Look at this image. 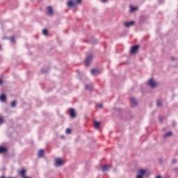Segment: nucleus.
<instances>
[{
  "mask_svg": "<svg viewBox=\"0 0 178 178\" xmlns=\"http://www.w3.org/2000/svg\"><path fill=\"white\" fill-rule=\"evenodd\" d=\"M81 2V0H70L67 3L68 8H74L76 5H79Z\"/></svg>",
  "mask_w": 178,
  "mask_h": 178,
  "instance_id": "1",
  "label": "nucleus"
},
{
  "mask_svg": "<svg viewBox=\"0 0 178 178\" xmlns=\"http://www.w3.org/2000/svg\"><path fill=\"white\" fill-rule=\"evenodd\" d=\"M92 62V55L88 56L86 59L85 60V65L86 66H89L90 63Z\"/></svg>",
  "mask_w": 178,
  "mask_h": 178,
  "instance_id": "2",
  "label": "nucleus"
},
{
  "mask_svg": "<svg viewBox=\"0 0 178 178\" xmlns=\"http://www.w3.org/2000/svg\"><path fill=\"white\" fill-rule=\"evenodd\" d=\"M148 84L150 87H152V88H155V87H156V82L155 81V80H154V79H149L148 81Z\"/></svg>",
  "mask_w": 178,
  "mask_h": 178,
  "instance_id": "3",
  "label": "nucleus"
},
{
  "mask_svg": "<svg viewBox=\"0 0 178 178\" xmlns=\"http://www.w3.org/2000/svg\"><path fill=\"white\" fill-rule=\"evenodd\" d=\"M63 165V161L60 159H55V166H62Z\"/></svg>",
  "mask_w": 178,
  "mask_h": 178,
  "instance_id": "4",
  "label": "nucleus"
},
{
  "mask_svg": "<svg viewBox=\"0 0 178 178\" xmlns=\"http://www.w3.org/2000/svg\"><path fill=\"white\" fill-rule=\"evenodd\" d=\"M139 47H140V46H138V45L133 46V47L131 48L130 53H131V54H136V52H137V51H138Z\"/></svg>",
  "mask_w": 178,
  "mask_h": 178,
  "instance_id": "5",
  "label": "nucleus"
},
{
  "mask_svg": "<svg viewBox=\"0 0 178 178\" xmlns=\"http://www.w3.org/2000/svg\"><path fill=\"white\" fill-rule=\"evenodd\" d=\"M47 12L49 16H52L54 15V10H52V7H47Z\"/></svg>",
  "mask_w": 178,
  "mask_h": 178,
  "instance_id": "6",
  "label": "nucleus"
},
{
  "mask_svg": "<svg viewBox=\"0 0 178 178\" xmlns=\"http://www.w3.org/2000/svg\"><path fill=\"white\" fill-rule=\"evenodd\" d=\"M70 117L72 118V119H74V118H76V112L74 111V109L70 108Z\"/></svg>",
  "mask_w": 178,
  "mask_h": 178,
  "instance_id": "7",
  "label": "nucleus"
},
{
  "mask_svg": "<svg viewBox=\"0 0 178 178\" xmlns=\"http://www.w3.org/2000/svg\"><path fill=\"white\" fill-rule=\"evenodd\" d=\"M90 72L92 76H97V74L99 73V70L97 69H92Z\"/></svg>",
  "mask_w": 178,
  "mask_h": 178,
  "instance_id": "8",
  "label": "nucleus"
},
{
  "mask_svg": "<svg viewBox=\"0 0 178 178\" xmlns=\"http://www.w3.org/2000/svg\"><path fill=\"white\" fill-rule=\"evenodd\" d=\"M131 102L132 104V106H137V100H136V98L131 97Z\"/></svg>",
  "mask_w": 178,
  "mask_h": 178,
  "instance_id": "9",
  "label": "nucleus"
},
{
  "mask_svg": "<svg viewBox=\"0 0 178 178\" xmlns=\"http://www.w3.org/2000/svg\"><path fill=\"white\" fill-rule=\"evenodd\" d=\"M125 27H130V26H134V21L130 22H124Z\"/></svg>",
  "mask_w": 178,
  "mask_h": 178,
  "instance_id": "10",
  "label": "nucleus"
},
{
  "mask_svg": "<svg viewBox=\"0 0 178 178\" xmlns=\"http://www.w3.org/2000/svg\"><path fill=\"white\" fill-rule=\"evenodd\" d=\"M93 125H94V127H95V129H99V126H101V123L99 122L95 121L93 122Z\"/></svg>",
  "mask_w": 178,
  "mask_h": 178,
  "instance_id": "11",
  "label": "nucleus"
},
{
  "mask_svg": "<svg viewBox=\"0 0 178 178\" xmlns=\"http://www.w3.org/2000/svg\"><path fill=\"white\" fill-rule=\"evenodd\" d=\"M109 166L108 165H104L102 166V172H106V170H109Z\"/></svg>",
  "mask_w": 178,
  "mask_h": 178,
  "instance_id": "12",
  "label": "nucleus"
},
{
  "mask_svg": "<svg viewBox=\"0 0 178 178\" xmlns=\"http://www.w3.org/2000/svg\"><path fill=\"white\" fill-rule=\"evenodd\" d=\"M0 101H1V102H5V101H6V95L5 94H2L0 96Z\"/></svg>",
  "mask_w": 178,
  "mask_h": 178,
  "instance_id": "13",
  "label": "nucleus"
},
{
  "mask_svg": "<svg viewBox=\"0 0 178 178\" xmlns=\"http://www.w3.org/2000/svg\"><path fill=\"white\" fill-rule=\"evenodd\" d=\"M138 172L139 176H144V175H145L146 171L145 170L142 169V170H138Z\"/></svg>",
  "mask_w": 178,
  "mask_h": 178,
  "instance_id": "14",
  "label": "nucleus"
},
{
  "mask_svg": "<svg viewBox=\"0 0 178 178\" xmlns=\"http://www.w3.org/2000/svg\"><path fill=\"white\" fill-rule=\"evenodd\" d=\"M19 175L20 176H22L23 177H26V170L25 169H22L20 172H19Z\"/></svg>",
  "mask_w": 178,
  "mask_h": 178,
  "instance_id": "15",
  "label": "nucleus"
},
{
  "mask_svg": "<svg viewBox=\"0 0 178 178\" xmlns=\"http://www.w3.org/2000/svg\"><path fill=\"white\" fill-rule=\"evenodd\" d=\"M7 149L5 147H0V154H4V152H6Z\"/></svg>",
  "mask_w": 178,
  "mask_h": 178,
  "instance_id": "16",
  "label": "nucleus"
},
{
  "mask_svg": "<svg viewBox=\"0 0 178 178\" xmlns=\"http://www.w3.org/2000/svg\"><path fill=\"white\" fill-rule=\"evenodd\" d=\"M38 156L40 158H42V156H44V150L43 149H40L39 152H38Z\"/></svg>",
  "mask_w": 178,
  "mask_h": 178,
  "instance_id": "17",
  "label": "nucleus"
},
{
  "mask_svg": "<svg viewBox=\"0 0 178 178\" xmlns=\"http://www.w3.org/2000/svg\"><path fill=\"white\" fill-rule=\"evenodd\" d=\"M86 90H89V91H91L92 90V84L90 85H86L85 86Z\"/></svg>",
  "mask_w": 178,
  "mask_h": 178,
  "instance_id": "18",
  "label": "nucleus"
},
{
  "mask_svg": "<svg viewBox=\"0 0 178 178\" xmlns=\"http://www.w3.org/2000/svg\"><path fill=\"white\" fill-rule=\"evenodd\" d=\"M137 10V7H133L132 6H130V12L131 13H133V12Z\"/></svg>",
  "mask_w": 178,
  "mask_h": 178,
  "instance_id": "19",
  "label": "nucleus"
},
{
  "mask_svg": "<svg viewBox=\"0 0 178 178\" xmlns=\"http://www.w3.org/2000/svg\"><path fill=\"white\" fill-rule=\"evenodd\" d=\"M172 136V131H169L164 135V138H168Z\"/></svg>",
  "mask_w": 178,
  "mask_h": 178,
  "instance_id": "20",
  "label": "nucleus"
},
{
  "mask_svg": "<svg viewBox=\"0 0 178 178\" xmlns=\"http://www.w3.org/2000/svg\"><path fill=\"white\" fill-rule=\"evenodd\" d=\"M42 34H43V35H48V31L47 29H43Z\"/></svg>",
  "mask_w": 178,
  "mask_h": 178,
  "instance_id": "21",
  "label": "nucleus"
},
{
  "mask_svg": "<svg viewBox=\"0 0 178 178\" xmlns=\"http://www.w3.org/2000/svg\"><path fill=\"white\" fill-rule=\"evenodd\" d=\"M156 105L157 106H162V102H161V100H157Z\"/></svg>",
  "mask_w": 178,
  "mask_h": 178,
  "instance_id": "22",
  "label": "nucleus"
},
{
  "mask_svg": "<svg viewBox=\"0 0 178 178\" xmlns=\"http://www.w3.org/2000/svg\"><path fill=\"white\" fill-rule=\"evenodd\" d=\"M70 133H72V129L67 128L66 129V134H70Z\"/></svg>",
  "mask_w": 178,
  "mask_h": 178,
  "instance_id": "23",
  "label": "nucleus"
},
{
  "mask_svg": "<svg viewBox=\"0 0 178 178\" xmlns=\"http://www.w3.org/2000/svg\"><path fill=\"white\" fill-rule=\"evenodd\" d=\"M171 163L173 165L175 163H177V159H173L171 161Z\"/></svg>",
  "mask_w": 178,
  "mask_h": 178,
  "instance_id": "24",
  "label": "nucleus"
},
{
  "mask_svg": "<svg viewBox=\"0 0 178 178\" xmlns=\"http://www.w3.org/2000/svg\"><path fill=\"white\" fill-rule=\"evenodd\" d=\"M11 106H12L13 108H15V106H16V101L12 102V103H11Z\"/></svg>",
  "mask_w": 178,
  "mask_h": 178,
  "instance_id": "25",
  "label": "nucleus"
},
{
  "mask_svg": "<svg viewBox=\"0 0 178 178\" xmlns=\"http://www.w3.org/2000/svg\"><path fill=\"white\" fill-rule=\"evenodd\" d=\"M10 41H11V42H15V37H11L10 38Z\"/></svg>",
  "mask_w": 178,
  "mask_h": 178,
  "instance_id": "26",
  "label": "nucleus"
},
{
  "mask_svg": "<svg viewBox=\"0 0 178 178\" xmlns=\"http://www.w3.org/2000/svg\"><path fill=\"white\" fill-rule=\"evenodd\" d=\"M3 123V118L0 117V124H2Z\"/></svg>",
  "mask_w": 178,
  "mask_h": 178,
  "instance_id": "27",
  "label": "nucleus"
},
{
  "mask_svg": "<svg viewBox=\"0 0 178 178\" xmlns=\"http://www.w3.org/2000/svg\"><path fill=\"white\" fill-rule=\"evenodd\" d=\"M98 108H102V104H99L97 106Z\"/></svg>",
  "mask_w": 178,
  "mask_h": 178,
  "instance_id": "28",
  "label": "nucleus"
},
{
  "mask_svg": "<svg viewBox=\"0 0 178 178\" xmlns=\"http://www.w3.org/2000/svg\"><path fill=\"white\" fill-rule=\"evenodd\" d=\"M2 83H3L2 79H0V86L2 85Z\"/></svg>",
  "mask_w": 178,
  "mask_h": 178,
  "instance_id": "29",
  "label": "nucleus"
},
{
  "mask_svg": "<svg viewBox=\"0 0 178 178\" xmlns=\"http://www.w3.org/2000/svg\"><path fill=\"white\" fill-rule=\"evenodd\" d=\"M159 119L160 122H162V117H159Z\"/></svg>",
  "mask_w": 178,
  "mask_h": 178,
  "instance_id": "30",
  "label": "nucleus"
},
{
  "mask_svg": "<svg viewBox=\"0 0 178 178\" xmlns=\"http://www.w3.org/2000/svg\"><path fill=\"white\" fill-rule=\"evenodd\" d=\"M102 2H106L107 0H101Z\"/></svg>",
  "mask_w": 178,
  "mask_h": 178,
  "instance_id": "31",
  "label": "nucleus"
},
{
  "mask_svg": "<svg viewBox=\"0 0 178 178\" xmlns=\"http://www.w3.org/2000/svg\"><path fill=\"white\" fill-rule=\"evenodd\" d=\"M0 178H5V176H1Z\"/></svg>",
  "mask_w": 178,
  "mask_h": 178,
  "instance_id": "32",
  "label": "nucleus"
},
{
  "mask_svg": "<svg viewBox=\"0 0 178 178\" xmlns=\"http://www.w3.org/2000/svg\"><path fill=\"white\" fill-rule=\"evenodd\" d=\"M22 178H30V177H22Z\"/></svg>",
  "mask_w": 178,
  "mask_h": 178,
  "instance_id": "33",
  "label": "nucleus"
},
{
  "mask_svg": "<svg viewBox=\"0 0 178 178\" xmlns=\"http://www.w3.org/2000/svg\"><path fill=\"white\" fill-rule=\"evenodd\" d=\"M44 73H47V71H43Z\"/></svg>",
  "mask_w": 178,
  "mask_h": 178,
  "instance_id": "34",
  "label": "nucleus"
},
{
  "mask_svg": "<svg viewBox=\"0 0 178 178\" xmlns=\"http://www.w3.org/2000/svg\"><path fill=\"white\" fill-rule=\"evenodd\" d=\"M61 138H63V136H62Z\"/></svg>",
  "mask_w": 178,
  "mask_h": 178,
  "instance_id": "35",
  "label": "nucleus"
},
{
  "mask_svg": "<svg viewBox=\"0 0 178 178\" xmlns=\"http://www.w3.org/2000/svg\"><path fill=\"white\" fill-rule=\"evenodd\" d=\"M0 49H1V46H0Z\"/></svg>",
  "mask_w": 178,
  "mask_h": 178,
  "instance_id": "36",
  "label": "nucleus"
},
{
  "mask_svg": "<svg viewBox=\"0 0 178 178\" xmlns=\"http://www.w3.org/2000/svg\"><path fill=\"white\" fill-rule=\"evenodd\" d=\"M38 1H41V0H38Z\"/></svg>",
  "mask_w": 178,
  "mask_h": 178,
  "instance_id": "37",
  "label": "nucleus"
}]
</instances>
